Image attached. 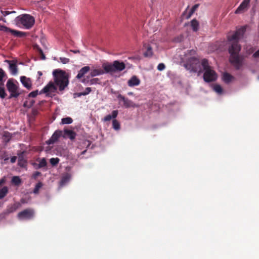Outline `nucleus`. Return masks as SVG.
I'll return each instance as SVG.
<instances>
[{
  "label": "nucleus",
  "mask_w": 259,
  "mask_h": 259,
  "mask_svg": "<svg viewBox=\"0 0 259 259\" xmlns=\"http://www.w3.org/2000/svg\"><path fill=\"white\" fill-rule=\"evenodd\" d=\"M38 73H39V75H40L42 74L41 72H40V71H39Z\"/></svg>",
  "instance_id": "54"
},
{
  "label": "nucleus",
  "mask_w": 259,
  "mask_h": 259,
  "mask_svg": "<svg viewBox=\"0 0 259 259\" xmlns=\"http://www.w3.org/2000/svg\"><path fill=\"white\" fill-rule=\"evenodd\" d=\"M199 25L198 21L195 19H193L191 22V26L193 31L196 32L198 30Z\"/></svg>",
  "instance_id": "21"
},
{
  "label": "nucleus",
  "mask_w": 259,
  "mask_h": 259,
  "mask_svg": "<svg viewBox=\"0 0 259 259\" xmlns=\"http://www.w3.org/2000/svg\"><path fill=\"white\" fill-rule=\"evenodd\" d=\"M38 90H35L33 92H31L29 94L28 96L29 97L35 98L38 95Z\"/></svg>",
  "instance_id": "37"
},
{
  "label": "nucleus",
  "mask_w": 259,
  "mask_h": 259,
  "mask_svg": "<svg viewBox=\"0 0 259 259\" xmlns=\"http://www.w3.org/2000/svg\"><path fill=\"white\" fill-rule=\"evenodd\" d=\"M6 61L9 63V69L11 73L13 75H16L18 73L17 64L15 63H11V61L9 60H7Z\"/></svg>",
  "instance_id": "15"
},
{
  "label": "nucleus",
  "mask_w": 259,
  "mask_h": 259,
  "mask_svg": "<svg viewBox=\"0 0 259 259\" xmlns=\"http://www.w3.org/2000/svg\"><path fill=\"white\" fill-rule=\"evenodd\" d=\"M6 87L8 91L10 93L9 98H17L20 93L18 92V87L13 82V79H9L6 84Z\"/></svg>",
  "instance_id": "5"
},
{
  "label": "nucleus",
  "mask_w": 259,
  "mask_h": 259,
  "mask_svg": "<svg viewBox=\"0 0 259 259\" xmlns=\"http://www.w3.org/2000/svg\"><path fill=\"white\" fill-rule=\"evenodd\" d=\"M143 47L146 50L144 53V56L146 57H151L153 56V53L152 48L150 45L145 43L143 45Z\"/></svg>",
  "instance_id": "13"
},
{
  "label": "nucleus",
  "mask_w": 259,
  "mask_h": 259,
  "mask_svg": "<svg viewBox=\"0 0 259 259\" xmlns=\"http://www.w3.org/2000/svg\"><path fill=\"white\" fill-rule=\"evenodd\" d=\"M75 95L77 96L78 97H80L81 96H84L83 92L76 93Z\"/></svg>",
  "instance_id": "48"
},
{
  "label": "nucleus",
  "mask_w": 259,
  "mask_h": 259,
  "mask_svg": "<svg viewBox=\"0 0 259 259\" xmlns=\"http://www.w3.org/2000/svg\"><path fill=\"white\" fill-rule=\"evenodd\" d=\"M60 161V159L58 157L52 158L50 159V162L53 166L57 165Z\"/></svg>",
  "instance_id": "30"
},
{
  "label": "nucleus",
  "mask_w": 259,
  "mask_h": 259,
  "mask_svg": "<svg viewBox=\"0 0 259 259\" xmlns=\"http://www.w3.org/2000/svg\"><path fill=\"white\" fill-rule=\"evenodd\" d=\"M8 188L7 186L4 187L0 190V199L4 198L8 193Z\"/></svg>",
  "instance_id": "24"
},
{
  "label": "nucleus",
  "mask_w": 259,
  "mask_h": 259,
  "mask_svg": "<svg viewBox=\"0 0 259 259\" xmlns=\"http://www.w3.org/2000/svg\"><path fill=\"white\" fill-rule=\"evenodd\" d=\"M12 182L16 186L19 185L21 183V180L18 176H14L12 178Z\"/></svg>",
  "instance_id": "27"
},
{
  "label": "nucleus",
  "mask_w": 259,
  "mask_h": 259,
  "mask_svg": "<svg viewBox=\"0 0 259 259\" xmlns=\"http://www.w3.org/2000/svg\"><path fill=\"white\" fill-rule=\"evenodd\" d=\"M20 81L22 84L27 89L30 90L31 88V81L29 78L22 76L20 77Z\"/></svg>",
  "instance_id": "14"
},
{
  "label": "nucleus",
  "mask_w": 259,
  "mask_h": 259,
  "mask_svg": "<svg viewBox=\"0 0 259 259\" xmlns=\"http://www.w3.org/2000/svg\"><path fill=\"white\" fill-rule=\"evenodd\" d=\"M214 91L219 94H221L223 92V89L219 84H215L213 86Z\"/></svg>",
  "instance_id": "32"
},
{
  "label": "nucleus",
  "mask_w": 259,
  "mask_h": 259,
  "mask_svg": "<svg viewBox=\"0 0 259 259\" xmlns=\"http://www.w3.org/2000/svg\"><path fill=\"white\" fill-rule=\"evenodd\" d=\"M253 57L254 58H259V50L253 54Z\"/></svg>",
  "instance_id": "46"
},
{
  "label": "nucleus",
  "mask_w": 259,
  "mask_h": 259,
  "mask_svg": "<svg viewBox=\"0 0 259 259\" xmlns=\"http://www.w3.org/2000/svg\"><path fill=\"white\" fill-rule=\"evenodd\" d=\"M26 106V103H24V106Z\"/></svg>",
  "instance_id": "55"
},
{
  "label": "nucleus",
  "mask_w": 259,
  "mask_h": 259,
  "mask_svg": "<svg viewBox=\"0 0 259 259\" xmlns=\"http://www.w3.org/2000/svg\"><path fill=\"white\" fill-rule=\"evenodd\" d=\"M34 48L39 52V53L41 55V59L42 60L45 59L46 57L43 53L42 50L41 49V48L40 47H39V46L37 45L35 46Z\"/></svg>",
  "instance_id": "34"
},
{
  "label": "nucleus",
  "mask_w": 259,
  "mask_h": 259,
  "mask_svg": "<svg viewBox=\"0 0 259 259\" xmlns=\"http://www.w3.org/2000/svg\"><path fill=\"white\" fill-rule=\"evenodd\" d=\"M106 73L105 70L102 68H94L91 70L90 74V76L91 77H94L97 75L103 74Z\"/></svg>",
  "instance_id": "17"
},
{
  "label": "nucleus",
  "mask_w": 259,
  "mask_h": 259,
  "mask_svg": "<svg viewBox=\"0 0 259 259\" xmlns=\"http://www.w3.org/2000/svg\"><path fill=\"white\" fill-rule=\"evenodd\" d=\"M198 63V60L196 57H191L184 64V67L187 70L191 72H196L197 71V65Z\"/></svg>",
  "instance_id": "6"
},
{
  "label": "nucleus",
  "mask_w": 259,
  "mask_h": 259,
  "mask_svg": "<svg viewBox=\"0 0 259 259\" xmlns=\"http://www.w3.org/2000/svg\"><path fill=\"white\" fill-rule=\"evenodd\" d=\"M47 163L46 160L45 158L40 159L39 161V164L38 165V168H42L47 166Z\"/></svg>",
  "instance_id": "33"
},
{
  "label": "nucleus",
  "mask_w": 259,
  "mask_h": 259,
  "mask_svg": "<svg viewBox=\"0 0 259 259\" xmlns=\"http://www.w3.org/2000/svg\"><path fill=\"white\" fill-rule=\"evenodd\" d=\"M34 211L32 209L27 208L20 212L18 218L20 220H30L33 218Z\"/></svg>",
  "instance_id": "7"
},
{
  "label": "nucleus",
  "mask_w": 259,
  "mask_h": 259,
  "mask_svg": "<svg viewBox=\"0 0 259 259\" xmlns=\"http://www.w3.org/2000/svg\"><path fill=\"white\" fill-rule=\"evenodd\" d=\"M217 75L215 72L211 68L204 71L203 79L205 82H210L216 80Z\"/></svg>",
  "instance_id": "8"
},
{
  "label": "nucleus",
  "mask_w": 259,
  "mask_h": 259,
  "mask_svg": "<svg viewBox=\"0 0 259 259\" xmlns=\"http://www.w3.org/2000/svg\"><path fill=\"white\" fill-rule=\"evenodd\" d=\"M250 1V0H243L236 10L235 13L237 14H241L246 11L249 8Z\"/></svg>",
  "instance_id": "10"
},
{
  "label": "nucleus",
  "mask_w": 259,
  "mask_h": 259,
  "mask_svg": "<svg viewBox=\"0 0 259 259\" xmlns=\"http://www.w3.org/2000/svg\"><path fill=\"white\" fill-rule=\"evenodd\" d=\"M70 176L68 174H66L64 176H63L60 181V185L61 186L64 185L66 183H67L70 180Z\"/></svg>",
  "instance_id": "23"
},
{
  "label": "nucleus",
  "mask_w": 259,
  "mask_h": 259,
  "mask_svg": "<svg viewBox=\"0 0 259 259\" xmlns=\"http://www.w3.org/2000/svg\"><path fill=\"white\" fill-rule=\"evenodd\" d=\"M199 5L196 4L194 6L192 7L191 10L189 12L188 15L187 16L186 18L189 19L191 16L193 15V14L195 12V11L196 10V9L198 8Z\"/></svg>",
  "instance_id": "26"
},
{
  "label": "nucleus",
  "mask_w": 259,
  "mask_h": 259,
  "mask_svg": "<svg viewBox=\"0 0 259 259\" xmlns=\"http://www.w3.org/2000/svg\"><path fill=\"white\" fill-rule=\"evenodd\" d=\"M62 132L60 130L56 131L52 137L46 142L48 145L54 144L58 141L59 138L62 136Z\"/></svg>",
  "instance_id": "12"
},
{
  "label": "nucleus",
  "mask_w": 259,
  "mask_h": 259,
  "mask_svg": "<svg viewBox=\"0 0 259 259\" xmlns=\"http://www.w3.org/2000/svg\"><path fill=\"white\" fill-rule=\"evenodd\" d=\"M1 13L2 14L4 15V16H6L7 15H8L10 14H12V13H15L16 12L15 11H2L1 10Z\"/></svg>",
  "instance_id": "38"
},
{
  "label": "nucleus",
  "mask_w": 259,
  "mask_h": 259,
  "mask_svg": "<svg viewBox=\"0 0 259 259\" xmlns=\"http://www.w3.org/2000/svg\"><path fill=\"white\" fill-rule=\"evenodd\" d=\"M25 162V160H24L22 158H19L18 159V164L20 166H23L24 163Z\"/></svg>",
  "instance_id": "44"
},
{
  "label": "nucleus",
  "mask_w": 259,
  "mask_h": 259,
  "mask_svg": "<svg viewBox=\"0 0 259 259\" xmlns=\"http://www.w3.org/2000/svg\"><path fill=\"white\" fill-rule=\"evenodd\" d=\"M64 135L63 136L64 137H67L71 140H73L76 136V134L75 132L72 130L64 129Z\"/></svg>",
  "instance_id": "16"
},
{
  "label": "nucleus",
  "mask_w": 259,
  "mask_h": 259,
  "mask_svg": "<svg viewBox=\"0 0 259 259\" xmlns=\"http://www.w3.org/2000/svg\"><path fill=\"white\" fill-rule=\"evenodd\" d=\"M201 65L204 71L211 68L208 64V60L206 59H203L201 61Z\"/></svg>",
  "instance_id": "25"
},
{
  "label": "nucleus",
  "mask_w": 259,
  "mask_h": 259,
  "mask_svg": "<svg viewBox=\"0 0 259 259\" xmlns=\"http://www.w3.org/2000/svg\"><path fill=\"white\" fill-rule=\"evenodd\" d=\"M165 66L163 63H160L158 65L157 69L159 71H162L165 68Z\"/></svg>",
  "instance_id": "42"
},
{
  "label": "nucleus",
  "mask_w": 259,
  "mask_h": 259,
  "mask_svg": "<svg viewBox=\"0 0 259 259\" xmlns=\"http://www.w3.org/2000/svg\"><path fill=\"white\" fill-rule=\"evenodd\" d=\"M72 122L73 119L70 117L63 118L61 119V124H70Z\"/></svg>",
  "instance_id": "28"
},
{
  "label": "nucleus",
  "mask_w": 259,
  "mask_h": 259,
  "mask_svg": "<svg viewBox=\"0 0 259 259\" xmlns=\"http://www.w3.org/2000/svg\"><path fill=\"white\" fill-rule=\"evenodd\" d=\"M90 70V67L88 66H86L81 68L79 71L76 77L78 79L81 78L84 75V74H85Z\"/></svg>",
  "instance_id": "18"
},
{
  "label": "nucleus",
  "mask_w": 259,
  "mask_h": 259,
  "mask_svg": "<svg viewBox=\"0 0 259 259\" xmlns=\"http://www.w3.org/2000/svg\"><path fill=\"white\" fill-rule=\"evenodd\" d=\"M0 31H4L6 32H10L11 34L15 36L22 37L26 36V33L24 32L17 31L16 30L11 29L5 25L0 24Z\"/></svg>",
  "instance_id": "9"
},
{
  "label": "nucleus",
  "mask_w": 259,
  "mask_h": 259,
  "mask_svg": "<svg viewBox=\"0 0 259 259\" xmlns=\"http://www.w3.org/2000/svg\"><path fill=\"white\" fill-rule=\"evenodd\" d=\"M117 98L120 101L123 102V105L126 108L135 107L136 106L135 104L132 101L126 98H125L124 96L120 94L117 96Z\"/></svg>",
  "instance_id": "11"
},
{
  "label": "nucleus",
  "mask_w": 259,
  "mask_h": 259,
  "mask_svg": "<svg viewBox=\"0 0 259 259\" xmlns=\"http://www.w3.org/2000/svg\"><path fill=\"white\" fill-rule=\"evenodd\" d=\"M91 91H92L91 88L88 87V88H85V91L83 92L84 96H86V95L89 94L91 92Z\"/></svg>",
  "instance_id": "43"
},
{
  "label": "nucleus",
  "mask_w": 259,
  "mask_h": 259,
  "mask_svg": "<svg viewBox=\"0 0 259 259\" xmlns=\"http://www.w3.org/2000/svg\"><path fill=\"white\" fill-rule=\"evenodd\" d=\"M5 76V71L2 68H0V82L3 81V79Z\"/></svg>",
  "instance_id": "39"
},
{
  "label": "nucleus",
  "mask_w": 259,
  "mask_h": 259,
  "mask_svg": "<svg viewBox=\"0 0 259 259\" xmlns=\"http://www.w3.org/2000/svg\"><path fill=\"white\" fill-rule=\"evenodd\" d=\"M233 78V76L228 73H224L223 75V80L227 83L231 82Z\"/></svg>",
  "instance_id": "22"
},
{
  "label": "nucleus",
  "mask_w": 259,
  "mask_h": 259,
  "mask_svg": "<svg viewBox=\"0 0 259 259\" xmlns=\"http://www.w3.org/2000/svg\"><path fill=\"white\" fill-rule=\"evenodd\" d=\"M189 53L192 54H193L195 53V51L193 50H190L189 51Z\"/></svg>",
  "instance_id": "51"
},
{
  "label": "nucleus",
  "mask_w": 259,
  "mask_h": 259,
  "mask_svg": "<svg viewBox=\"0 0 259 259\" xmlns=\"http://www.w3.org/2000/svg\"><path fill=\"white\" fill-rule=\"evenodd\" d=\"M0 21H2L4 23H6L7 22V21H6V19L2 17H0Z\"/></svg>",
  "instance_id": "50"
},
{
  "label": "nucleus",
  "mask_w": 259,
  "mask_h": 259,
  "mask_svg": "<svg viewBox=\"0 0 259 259\" xmlns=\"http://www.w3.org/2000/svg\"><path fill=\"white\" fill-rule=\"evenodd\" d=\"M41 175V172H39V171H35L33 174V178L34 179H36L38 176H40Z\"/></svg>",
  "instance_id": "45"
},
{
  "label": "nucleus",
  "mask_w": 259,
  "mask_h": 259,
  "mask_svg": "<svg viewBox=\"0 0 259 259\" xmlns=\"http://www.w3.org/2000/svg\"><path fill=\"white\" fill-rule=\"evenodd\" d=\"M118 114V110H114L112 112V115H107L106 116L104 117L103 119V121H110L112 118H115Z\"/></svg>",
  "instance_id": "20"
},
{
  "label": "nucleus",
  "mask_w": 259,
  "mask_h": 259,
  "mask_svg": "<svg viewBox=\"0 0 259 259\" xmlns=\"http://www.w3.org/2000/svg\"><path fill=\"white\" fill-rule=\"evenodd\" d=\"M16 22L18 24L22 25L25 29H29L33 26L35 20L33 16L25 14L18 16L16 18Z\"/></svg>",
  "instance_id": "4"
},
{
  "label": "nucleus",
  "mask_w": 259,
  "mask_h": 259,
  "mask_svg": "<svg viewBox=\"0 0 259 259\" xmlns=\"http://www.w3.org/2000/svg\"><path fill=\"white\" fill-rule=\"evenodd\" d=\"M85 152H86V150L83 151L82 152V154H84Z\"/></svg>",
  "instance_id": "53"
},
{
  "label": "nucleus",
  "mask_w": 259,
  "mask_h": 259,
  "mask_svg": "<svg viewBox=\"0 0 259 259\" xmlns=\"http://www.w3.org/2000/svg\"><path fill=\"white\" fill-rule=\"evenodd\" d=\"M102 67L105 70L106 73H112L123 70L125 68V64L123 62L116 60L112 64L103 63Z\"/></svg>",
  "instance_id": "3"
},
{
  "label": "nucleus",
  "mask_w": 259,
  "mask_h": 259,
  "mask_svg": "<svg viewBox=\"0 0 259 259\" xmlns=\"http://www.w3.org/2000/svg\"><path fill=\"white\" fill-rule=\"evenodd\" d=\"M6 96V93L5 92V89L3 87H0V97L2 99H4Z\"/></svg>",
  "instance_id": "36"
},
{
  "label": "nucleus",
  "mask_w": 259,
  "mask_h": 259,
  "mask_svg": "<svg viewBox=\"0 0 259 259\" xmlns=\"http://www.w3.org/2000/svg\"><path fill=\"white\" fill-rule=\"evenodd\" d=\"M60 60L63 64H67L69 62V59L65 57H60Z\"/></svg>",
  "instance_id": "40"
},
{
  "label": "nucleus",
  "mask_w": 259,
  "mask_h": 259,
  "mask_svg": "<svg viewBox=\"0 0 259 259\" xmlns=\"http://www.w3.org/2000/svg\"><path fill=\"white\" fill-rule=\"evenodd\" d=\"M42 183L40 182L37 183L33 190V193L36 194H38L40 188L42 187Z\"/></svg>",
  "instance_id": "31"
},
{
  "label": "nucleus",
  "mask_w": 259,
  "mask_h": 259,
  "mask_svg": "<svg viewBox=\"0 0 259 259\" xmlns=\"http://www.w3.org/2000/svg\"><path fill=\"white\" fill-rule=\"evenodd\" d=\"M140 83V80L138 77L136 76H133L132 78L128 81V85L130 87H134L138 85Z\"/></svg>",
  "instance_id": "19"
},
{
  "label": "nucleus",
  "mask_w": 259,
  "mask_h": 259,
  "mask_svg": "<svg viewBox=\"0 0 259 259\" xmlns=\"http://www.w3.org/2000/svg\"><path fill=\"white\" fill-rule=\"evenodd\" d=\"M245 30V27H241L237 29L232 35L228 36V41L231 42V46L228 49L230 54L229 61L237 69H239L242 66V62L239 55L241 50L239 40L243 36Z\"/></svg>",
  "instance_id": "1"
},
{
  "label": "nucleus",
  "mask_w": 259,
  "mask_h": 259,
  "mask_svg": "<svg viewBox=\"0 0 259 259\" xmlns=\"http://www.w3.org/2000/svg\"><path fill=\"white\" fill-rule=\"evenodd\" d=\"M53 74L55 83L52 81L50 82L40 91L39 94L45 93L48 96H52L57 91L56 86L59 87L60 91H62L68 85V78L65 71L56 69L53 71Z\"/></svg>",
  "instance_id": "2"
},
{
  "label": "nucleus",
  "mask_w": 259,
  "mask_h": 259,
  "mask_svg": "<svg viewBox=\"0 0 259 259\" xmlns=\"http://www.w3.org/2000/svg\"><path fill=\"white\" fill-rule=\"evenodd\" d=\"M16 159H17V157L16 156H13L11 158V162L12 163H14L16 162Z\"/></svg>",
  "instance_id": "47"
},
{
  "label": "nucleus",
  "mask_w": 259,
  "mask_h": 259,
  "mask_svg": "<svg viewBox=\"0 0 259 259\" xmlns=\"http://www.w3.org/2000/svg\"><path fill=\"white\" fill-rule=\"evenodd\" d=\"M6 182V180L5 178H3L0 180V186H1L3 184H4Z\"/></svg>",
  "instance_id": "49"
},
{
  "label": "nucleus",
  "mask_w": 259,
  "mask_h": 259,
  "mask_svg": "<svg viewBox=\"0 0 259 259\" xmlns=\"http://www.w3.org/2000/svg\"><path fill=\"white\" fill-rule=\"evenodd\" d=\"M100 79L98 78H94L90 80V85L100 84Z\"/></svg>",
  "instance_id": "35"
},
{
  "label": "nucleus",
  "mask_w": 259,
  "mask_h": 259,
  "mask_svg": "<svg viewBox=\"0 0 259 259\" xmlns=\"http://www.w3.org/2000/svg\"><path fill=\"white\" fill-rule=\"evenodd\" d=\"M112 127L113 128L117 131L120 128V124L119 122L116 119H113L112 121Z\"/></svg>",
  "instance_id": "29"
},
{
  "label": "nucleus",
  "mask_w": 259,
  "mask_h": 259,
  "mask_svg": "<svg viewBox=\"0 0 259 259\" xmlns=\"http://www.w3.org/2000/svg\"><path fill=\"white\" fill-rule=\"evenodd\" d=\"M34 101H32L31 102V104L30 105V107L32 106L33 105V104H34Z\"/></svg>",
  "instance_id": "52"
},
{
  "label": "nucleus",
  "mask_w": 259,
  "mask_h": 259,
  "mask_svg": "<svg viewBox=\"0 0 259 259\" xmlns=\"http://www.w3.org/2000/svg\"><path fill=\"white\" fill-rule=\"evenodd\" d=\"M81 82L85 84H89L90 85V79L89 76H88L87 78H84L81 80Z\"/></svg>",
  "instance_id": "41"
}]
</instances>
